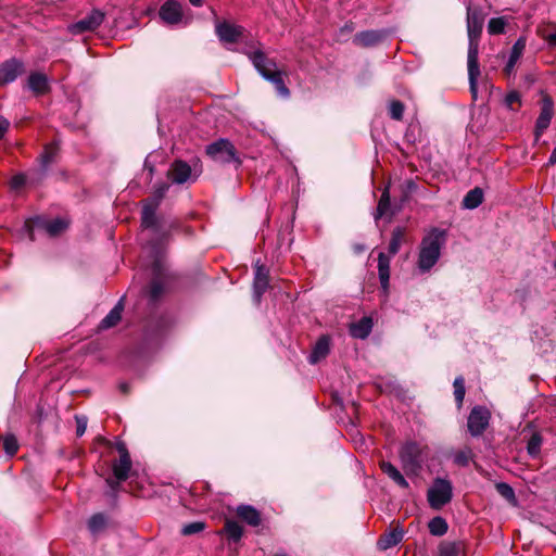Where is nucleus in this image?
Returning a JSON list of instances; mask_svg holds the SVG:
<instances>
[{"label":"nucleus","instance_id":"nucleus-11","mask_svg":"<svg viewBox=\"0 0 556 556\" xmlns=\"http://www.w3.org/2000/svg\"><path fill=\"white\" fill-rule=\"evenodd\" d=\"M131 459L130 456L124 455L119 457L117 460H114L112 464L113 478L106 479V484L112 489L116 490L118 484L123 481H126L129 477V472L131 469Z\"/></svg>","mask_w":556,"mask_h":556},{"label":"nucleus","instance_id":"nucleus-45","mask_svg":"<svg viewBox=\"0 0 556 556\" xmlns=\"http://www.w3.org/2000/svg\"><path fill=\"white\" fill-rule=\"evenodd\" d=\"M26 184H27V176L25 174L15 175L11 179V187L13 189H20L21 187L25 186Z\"/></svg>","mask_w":556,"mask_h":556},{"label":"nucleus","instance_id":"nucleus-14","mask_svg":"<svg viewBox=\"0 0 556 556\" xmlns=\"http://www.w3.org/2000/svg\"><path fill=\"white\" fill-rule=\"evenodd\" d=\"M161 20L168 25H176L182 21V5L176 0H167L160 8Z\"/></svg>","mask_w":556,"mask_h":556},{"label":"nucleus","instance_id":"nucleus-31","mask_svg":"<svg viewBox=\"0 0 556 556\" xmlns=\"http://www.w3.org/2000/svg\"><path fill=\"white\" fill-rule=\"evenodd\" d=\"M224 531L227 534L228 539L233 542H238L243 533L242 527L233 520H227L224 527Z\"/></svg>","mask_w":556,"mask_h":556},{"label":"nucleus","instance_id":"nucleus-26","mask_svg":"<svg viewBox=\"0 0 556 556\" xmlns=\"http://www.w3.org/2000/svg\"><path fill=\"white\" fill-rule=\"evenodd\" d=\"M123 304L118 301L117 304L109 312V314L101 320L100 328L109 329L117 325L122 318Z\"/></svg>","mask_w":556,"mask_h":556},{"label":"nucleus","instance_id":"nucleus-12","mask_svg":"<svg viewBox=\"0 0 556 556\" xmlns=\"http://www.w3.org/2000/svg\"><path fill=\"white\" fill-rule=\"evenodd\" d=\"M490 412L483 406L472 408L468 417V430L473 437H478L489 426Z\"/></svg>","mask_w":556,"mask_h":556},{"label":"nucleus","instance_id":"nucleus-36","mask_svg":"<svg viewBox=\"0 0 556 556\" xmlns=\"http://www.w3.org/2000/svg\"><path fill=\"white\" fill-rule=\"evenodd\" d=\"M389 206H390V193H389V188L387 187L383 190L381 198L379 200L375 218L378 219V218L382 217L383 215H386L389 210Z\"/></svg>","mask_w":556,"mask_h":556},{"label":"nucleus","instance_id":"nucleus-17","mask_svg":"<svg viewBox=\"0 0 556 556\" xmlns=\"http://www.w3.org/2000/svg\"><path fill=\"white\" fill-rule=\"evenodd\" d=\"M23 73V63L11 59L0 64V85L14 81Z\"/></svg>","mask_w":556,"mask_h":556},{"label":"nucleus","instance_id":"nucleus-13","mask_svg":"<svg viewBox=\"0 0 556 556\" xmlns=\"http://www.w3.org/2000/svg\"><path fill=\"white\" fill-rule=\"evenodd\" d=\"M268 285L269 270L265 265L261 264L260 261H257L255 263V274L253 281V298L257 304L261 302L262 295L267 290Z\"/></svg>","mask_w":556,"mask_h":556},{"label":"nucleus","instance_id":"nucleus-38","mask_svg":"<svg viewBox=\"0 0 556 556\" xmlns=\"http://www.w3.org/2000/svg\"><path fill=\"white\" fill-rule=\"evenodd\" d=\"M541 445H542L541 437L538 433L532 434V437L530 438L528 445H527L528 453L532 457H536L540 453Z\"/></svg>","mask_w":556,"mask_h":556},{"label":"nucleus","instance_id":"nucleus-49","mask_svg":"<svg viewBox=\"0 0 556 556\" xmlns=\"http://www.w3.org/2000/svg\"><path fill=\"white\" fill-rule=\"evenodd\" d=\"M525 48H526V39L523 37L518 38L517 41L513 46V49L520 51L522 53H523Z\"/></svg>","mask_w":556,"mask_h":556},{"label":"nucleus","instance_id":"nucleus-9","mask_svg":"<svg viewBox=\"0 0 556 556\" xmlns=\"http://www.w3.org/2000/svg\"><path fill=\"white\" fill-rule=\"evenodd\" d=\"M147 248L155 256V261L153 264V274L155 275V278L151 281L150 290H149L150 298L155 301L160 298V295L164 291V283L160 278L163 273V265H162L161 258H160L162 249H161V247H156L154 244H150Z\"/></svg>","mask_w":556,"mask_h":556},{"label":"nucleus","instance_id":"nucleus-4","mask_svg":"<svg viewBox=\"0 0 556 556\" xmlns=\"http://www.w3.org/2000/svg\"><path fill=\"white\" fill-rule=\"evenodd\" d=\"M427 446L416 441L405 442L399 451V457L403 469L408 472H417L422 465Z\"/></svg>","mask_w":556,"mask_h":556},{"label":"nucleus","instance_id":"nucleus-6","mask_svg":"<svg viewBox=\"0 0 556 556\" xmlns=\"http://www.w3.org/2000/svg\"><path fill=\"white\" fill-rule=\"evenodd\" d=\"M169 189L168 184H160L151 198L143 201L142 206V214H141V224L144 228H150L153 230V232H156L155 225H156V217L155 212L166 194V192Z\"/></svg>","mask_w":556,"mask_h":556},{"label":"nucleus","instance_id":"nucleus-24","mask_svg":"<svg viewBox=\"0 0 556 556\" xmlns=\"http://www.w3.org/2000/svg\"><path fill=\"white\" fill-rule=\"evenodd\" d=\"M382 34L376 30H366L355 35L354 42L357 46L370 47L377 45L382 39Z\"/></svg>","mask_w":556,"mask_h":556},{"label":"nucleus","instance_id":"nucleus-3","mask_svg":"<svg viewBox=\"0 0 556 556\" xmlns=\"http://www.w3.org/2000/svg\"><path fill=\"white\" fill-rule=\"evenodd\" d=\"M445 244V231L438 228L426 235L420 243L418 254V269L421 273L429 271L439 261L441 249Z\"/></svg>","mask_w":556,"mask_h":556},{"label":"nucleus","instance_id":"nucleus-50","mask_svg":"<svg viewBox=\"0 0 556 556\" xmlns=\"http://www.w3.org/2000/svg\"><path fill=\"white\" fill-rule=\"evenodd\" d=\"M455 462L459 465H466L468 463L467 455L465 453H459L456 455Z\"/></svg>","mask_w":556,"mask_h":556},{"label":"nucleus","instance_id":"nucleus-7","mask_svg":"<svg viewBox=\"0 0 556 556\" xmlns=\"http://www.w3.org/2000/svg\"><path fill=\"white\" fill-rule=\"evenodd\" d=\"M202 173V166L199 160H195L191 166L182 160H176L172 163L167 177L173 184L182 185L189 180L194 181Z\"/></svg>","mask_w":556,"mask_h":556},{"label":"nucleus","instance_id":"nucleus-10","mask_svg":"<svg viewBox=\"0 0 556 556\" xmlns=\"http://www.w3.org/2000/svg\"><path fill=\"white\" fill-rule=\"evenodd\" d=\"M104 21V13L100 10H92L88 15L72 24L68 29L72 34L78 35L96 30Z\"/></svg>","mask_w":556,"mask_h":556},{"label":"nucleus","instance_id":"nucleus-28","mask_svg":"<svg viewBox=\"0 0 556 556\" xmlns=\"http://www.w3.org/2000/svg\"><path fill=\"white\" fill-rule=\"evenodd\" d=\"M40 226L49 236L55 237L67 228L68 223L63 218H55L53 220L45 222Z\"/></svg>","mask_w":556,"mask_h":556},{"label":"nucleus","instance_id":"nucleus-2","mask_svg":"<svg viewBox=\"0 0 556 556\" xmlns=\"http://www.w3.org/2000/svg\"><path fill=\"white\" fill-rule=\"evenodd\" d=\"M248 58L253 63L256 71L268 81H270L277 93L282 98H289L290 90L285 85L282 76L285 73L278 70L276 62L269 59L262 50L255 49L247 52Z\"/></svg>","mask_w":556,"mask_h":556},{"label":"nucleus","instance_id":"nucleus-40","mask_svg":"<svg viewBox=\"0 0 556 556\" xmlns=\"http://www.w3.org/2000/svg\"><path fill=\"white\" fill-rule=\"evenodd\" d=\"M389 113L391 118L401 121L404 114V104L397 100L391 101L389 105Z\"/></svg>","mask_w":556,"mask_h":556},{"label":"nucleus","instance_id":"nucleus-5","mask_svg":"<svg viewBox=\"0 0 556 556\" xmlns=\"http://www.w3.org/2000/svg\"><path fill=\"white\" fill-rule=\"evenodd\" d=\"M453 485L446 478H435L427 491V501L432 509L439 510L452 501Z\"/></svg>","mask_w":556,"mask_h":556},{"label":"nucleus","instance_id":"nucleus-18","mask_svg":"<svg viewBox=\"0 0 556 556\" xmlns=\"http://www.w3.org/2000/svg\"><path fill=\"white\" fill-rule=\"evenodd\" d=\"M379 466L381 471L387 475L396 485L402 489L409 488L408 481L393 464L387 460H381Z\"/></svg>","mask_w":556,"mask_h":556},{"label":"nucleus","instance_id":"nucleus-48","mask_svg":"<svg viewBox=\"0 0 556 556\" xmlns=\"http://www.w3.org/2000/svg\"><path fill=\"white\" fill-rule=\"evenodd\" d=\"M9 127H10V122L5 118H0V140L8 132Z\"/></svg>","mask_w":556,"mask_h":556},{"label":"nucleus","instance_id":"nucleus-33","mask_svg":"<svg viewBox=\"0 0 556 556\" xmlns=\"http://www.w3.org/2000/svg\"><path fill=\"white\" fill-rule=\"evenodd\" d=\"M431 534L441 536L447 531V523L442 517H434L428 525Z\"/></svg>","mask_w":556,"mask_h":556},{"label":"nucleus","instance_id":"nucleus-22","mask_svg":"<svg viewBox=\"0 0 556 556\" xmlns=\"http://www.w3.org/2000/svg\"><path fill=\"white\" fill-rule=\"evenodd\" d=\"M329 350H330L329 338L326 336H323L316 342V344L308 357L309 363L311 364L318 363L320 359L325 358L328 355Z\"/></svg>","mask_w":556,"mask_h":556},{"label":"nucleus","instance_id":"nucleus-32","mask_svg":"<svg viewBox=\"0 0 556 556\" xmlns=\"http://www.w3.org/2000/svg\"><path fill=\"white\" fill-rule=\"evenodd\" d=\"M56 153V144L50 143L45 147L43 152L40 155V162L43 169H47L48 166L54 162Z\"/></svg>","mask_w":556,"mask_h":556},{"label":"nucleus","instance_id":"nucleus-56","mask_svg":"<svg viewBox=\"0 0 556 556\" xmlns=\"http://www.w3.org/2000/svg\"><path fill=\"white\" fill-rule=\"evenodd\" d=\"M554 267H555V269H556V261H555V263H554Z\"/></svg>","mask_w":556,"mask_h":556},{"label":"nucleus","instance_id":"nucleus-37","mask_svg":"<svg viewBox=\"0 0 556 556\" xmlns=\"http://www.w3.org/2000/svg\"><path fill=\"white\" fill-rule=\"evenodd\" d=\"M496 490L501 496H503L505 500H507L509 503L515 504L516 503V496L513 488L505 483L501 482L496 484Z\"/></svg>","mask_w":556,"mask_h":556},{"label":"nucleus","instance_id":"nucleus-42","mask_svg":"<svg viewBox=\"0 0 556 556\" xmlns=\"http://www.w3.org/2000/svg\"><path fill=\"white\" fill-rule=\"evenodd\" d=\"M205 528V523L202 522V521H194V522H190L188 525H185L181 529V533L184 535H192V534H195V533H199L201 531H203Z\"/></svg>","mask_w":556,"mask_h":556},{"label":"nucleus","instance_id":"nucleus-21","mask_svg":"<svg viewBox=\"0 0 556 556\" xmlns=\"http://www.w3.org/2000/svg\"><path fill=\"white\" fill-rule=\"evenodd\" d=\"M404 536V531L402 528H394L392 529L391 531H389L388 533L383 534L379 540H378V547L381 549V551H386V549H389L395 545H397L402 539Z\"/></svg>","mask_w":556,"mask_h":556},{"label":"nucleus","instance_id":"nucleus-47","mask_svg":"<svg viewBox=\"0 0 556 556\" xmlns=\"http://www.w3.org/2000/svg\"><path fill=\"white\" fill-rule=\"evenodd\" d=\"M115 447H116L117 452L119 453V457H123L124 455L130 456L128 453L127 446L123 441H121V440L116 441Z\"/></svg>","mask_w":556,"mask_h":556},{"label":"nucleus","instance_id":"nucleus-46","mask_svg":"<svg viewBox=\"0 0 556 556\" xmlns=\"http://www.w3.org/2000/svg\"><path fill=\"white\" fill-rule=\"evenodd\" d=\"M75 418L77 422L76 433L81 437L87 429V418L85 416H76Z\"/></svg>","mask_w":556,"mask_h":556},{"label":"nucleus","instance_id":"nucleus-54","mask_svg":"<svg viewBox=\"0 0 556 556\" xmlns=\"http://www.w3.org/2000/svg\"><path fill=\"white\" fill-rule=\"evenodd\" d=\"M549 43L556 46V34H553L548 37Z\"/></svg>","mask_w":556,"mask_h":556},{"label":"nucleus","instance_id":"nucleus-51","mask_svg":"<svg viewBox=\"0 0 556 556\" xmlns=\"http://www.w3.org/2000/svg\"><path fill=\"white\" fill-rule=\"evenodd\" d=\"M556 163V146H555V149L553 150L551 156H549V160H548V164H555Z\"/></svg>","mask_w":556,"mask_h":556},{"label":"nucleus","instance_id":"nucleus-23","mask_svg":"<svg viewBox=\"0 0 556 556\" xmlns=\"http://www.w3.org/2000/svg\"><path fill=\"white\" fill-rule=\"evenodd\" d=\"M237 515L252 527L261 523V516L256 508L251 505H240L237 507Z\"/></svg>","mask_w":556,"mask_h":556},{"label":"nucleus","instance_id":"nucleus-53","mask_svg":"<svg viewBox=\"0 0 556 556\" xmlns=\"http://www.w3.org/2000/svg\"><path fill=\"white\" fill-rule=\"evenodd\" d=\"M144 167L149 169L150 172V175L153 174V166L150 165V162L149 160L147 159L146 162H144Z\"/></svg>","mask_w":556,"mask_h":556},{"label":"nucleus","instance_id":"nucleus-55","mask_svg":"<svg viewBox=\"0 0 556 556\" xmlns=\"http://www.w3.org/2000/svg\"><path fill=\"white\" fill-rule=\"evenodd\" d=\"M119 388H121V390H122V392H123V393H126V392H127V390H128V386H127L126 383H122V384L119 386Z\"/></svg>","mask_w":556,"mask_h":556},{"label":"nucleus","instance_id":"nucleus-43","mask_svg":"<svg viewBox=\"0 0 556 556\" xmlns=\"http://www.w3.org/2000/svg\"><path fill=\"white\" fill-rule=\"evenodd\" d=\"M458 547L454 543L443 544L440 547L439 556H457Z\"/></svg>","mask_w":556,"mask_h":556},{"label":"nucleus","instance_id":"nucleus-15","mask_svg":"<svg viewBox=\"0 0 556 556\" xmlns=\"http://www.w3.org/2000/svg\"><path fill=\"white\" fill-rule=\"evenodd\" d=\"M215 28L219 40L226 45L238 42L243 35V27L228 22H218Z\"/></svg>","mask_w":556,"mask_h":556},{"label":"nucleus","instance_id":"nucleus-34","mask_svg":"<svg viewBox=\"0 0 556 556\" xmlns=\"http://www.w3.org/2000/svg\"><path fill=\"white\" fill-rule=\"evenodd\" d=\"M507 20L505 17H493L488 23V31L490 35H500L505 30Z\"/></svg>","mask_w":556,"mask_h":556},{"label":"nucleus","instance_id":"nucleus-1","mask_svg":"<svg viewBox=\"0 0 556 556\" xmlns=\"http://www.w3.org/2000/svg\"><path fill=\"white\" fill-rule=\"evenodd\" d=\"M484 15L479 8H473L470 4L467 5V33L469 39L468 47V78L470 92L473 100L477 99V80L480 75V68L478 63V40L483 28Z\"/></svg>","mask_w":556,"mask_h":556},{"label":"nucleus","instance_id":"nucleus-29","mask_svg":"<svg viewBox=\"0 0 556 556\" xmlns=\"http://www.w3.org/2000/svg\"><path fill=\"white\" fill-rule=\"evenodd\" d=\"M106 525V517L103 514L98 513L90 517L88 521V529L93 535H98L105 529Z\"/></svg>","mask_w":556,"mask_h":556},{"label":"nucleus","instance_id":"nucleus-20","mask_svg":"<svg viewBox=\"0 0 556 556\" xmlns=\"http://www.w3.org/2000/svg\"><path fill=\"white\" fill-rule=\"evenodd\" d=\"M378 274L381 288L387 293L390 280V256L383 252H380L378 255Z\"/></svg>","mask_w":556,"mask_h":556},{"label":"nucleus","instance_id":"nucleus-39","mask_svg":"<svg viewBox=\"0 0 556 556\" xmlns=\"http://www.w3.org/2000/svg\"><path fill=\"white\" fill-rule=\"evenodd\" d=\"M521 55H522V52L517 51V50L511 48L508 61H507V63L505 65V68H504V72H505L506 75L510 76L513 74L515 65L519 61Z\"/></svg>","mask_w":556,"mask_h":556},{"label":"nucleus","instance_id":"nucleus-35","mask_svg":"<svg viewBox=\"0 0 556 556\" xmlns=\"http://www.w3.org/2000/svg\"><path fill=\"white\" fill-rule=\"evenodd\" d=\"M403 238L404 232L401 228H395L392 231V237L389 244V253L391 255H395L399 252Z\"/></svg>","mask_w":556,"mask_h":556},{"label":"nucleus","instance_id":"nucleus-19","mask_svg":"<svg viewBox=\"0 0 556 556\" xmlns=\"http://www.w3.org/2000/svg\"><path fill=\"white\" fill-rule=\"evenodd\" d=\"M27 86L37 96L45 94L49 91L48 77L39 72L29 75Z\"/></svg>","mask_w":556,"mask_h":556},{"label":"nucleus","instance_id":"nucleus-52","mask_svg":"<svg viewBox=\"0 0 556 556\" xmlns=\"http://www.w3.org/2000/svg\"><path fill=\"white\" fill-rule=\"evenodd\" d=\"M189 2L193 5V7H202L203 4V0H189Z\"/></svg>","mask_w":556,"mask_h":556},{"label":"nucleus","instance_id":"nucleus-41","mask_svg":"<svg viewBox=\"0 0 556 556\" xmlns=\"http://www.w3.org/2000/svg\"><path fill=\"white\" fill-rule=\"evenodd\" d=\"M454 395L456 402L460 405L465 396V381L463 377H457L454 380Z\"/></svg>","mask_w":556,"mask_h":556},{"label":"nucleus","instance_id":"nucleus-16","mask_svg":"<svg viewBox=\"0 0 556 556\" xmlns=\"http://www.w3.org/2000/svg\"><path fill=\"white\" fill-rule=\"evenodd\" d=\"M554 114V102L549 96L542 98V108L535 124L536 139L547 129Z\"/></svg>","mask_w":556,"mask_h":556},{"label":"nucleus","instance_id":"nucleus-44","mask_svg":"<svg viewBox=\"0 0 556 556\" xmlns=\"http://www.w3.org/2000/svg\"><path fill=\"white\" fill-rule=\"evenodd\" d=\"M520 102V94L517 91H511L506 94L505 97V104L510 109L514 110V105L516 103Z\"/></svg>","mask_w":556,"mask_h":556},{"label":"nucleus","instance_id":"nucleus-8","mask_svg":"<svg viewBox=\"0 0 556 556\" xmlns=\"http://www.w3.org/2000/svg\"><path fill=\"white\" fill-rule=\"evenodd\" d=\"M206 154L215 162L218 163H231L239 162L233 144L227 139H218L205 149Z\"/></svg>","mask_w":556,"mask_h":556},{"label":"nucleus","instance_id":"nucleus-27","mask_svg":"<svg viewBox=\"0 0 556 556\" xmlns=\"http://www.w3.org/2000/svg\"><path fill=\"white\" fill-rule=\"evenodd\" d=\"M483 201V191L476 187L465 195L463 205L465 208L473 210L478 207Z\"/></svg>","mask_w":556,"mask_h":556},{"label":"nucleus","instance_id":"nucleus-25","mask_svg":"<svg viewBox=\"0 0 556 556\" xmlns=\"http://www.w3.org/2000/svg\"><path fill=\"white\" fill-rule=\"evenodd\" d=\"M372 328L370 318L364 317L350 328L351 336L356 339H365L369 336Z\"/></svg>","mask_w":556,"mask_h":556},{"label":"nucleus","instance_id":"nucleus-30","mask_svg":"<svg viewBox=\"0 0 556 556\" xmlns=\"http://www.w3.org/2000/svg\"><path fill=\"white\" fill-rule=\"evenodd\" d=\"M0 441L2 443V447L5 454L10 457L14 456L18 451V442L14 434L7 433L0 437Z\"/></svg>","mask_w":556,"mask_h":556}]
</instances>
